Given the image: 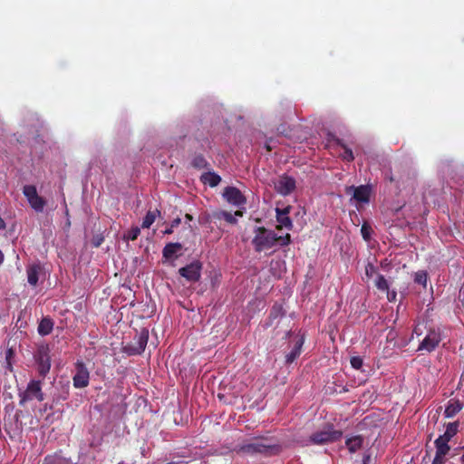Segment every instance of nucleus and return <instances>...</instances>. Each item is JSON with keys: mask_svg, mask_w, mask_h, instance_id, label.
Segmentation results:
<instances>
[{"mask_svg": "<svg viewBox=\"0 0 464 464\" xmlns=\"http://www.w3.org/2000/svg\"><path fill=\"white\" fill-rule=\"evenodd\" d=\"M428 276L425 271H418L415 273L414 281L415 283L422 285L423 287L427 286Z\"/></svg>", "mask_w": 464, "mask_h": 464, "instance_id": "obj_28", "label": "nucleus"}, {"mask_svg": "<svg viewBox=\"0 0 464 464\" xmlns=\"http://www.w3.org/2000/svg\"><path fill=\"white\" fill-rule=\"evenodd\" d=\"M201 180L204 184H208L214 188L220 183L221 178L218 174L208 171L201 175Z\"/></svg>", "mask_w": 464, "mask_h": 464, "instance_id": "obj_22", "label": "nucleus"}, {"mask_svg": "<svg viewBox=\"0 0 464 464\" xmlns=\"http://www.w3.org/2000/svg\"><path fill=\"white\" fill-rule=\"evenodd\" d=\"M371 460L370 455H364L362 459V464H369Z\"/></svg>", "mask_w": 464, "mask_h": 464, "instance_id": "obj_37", "label": "nucleus"}, {"mask_svg": "<svg viewBox=\"0 0 464 464\" xmlns=\"http://www.w3.org/2000/svg\"><path fill=\"white\" fill-rule=\"evenodd\" d=\"M351 365L353 369L359 370L362 366V358L360 356H353L351 358Z\"/></svg>", "mask_w": 464, "mask_h": 464, "instance_id": "obj_32", "label": "nucleus"}, {"mask_svg": "<svg viewBox=\"0 0 464 464\" xmlns=\"http://www.w3.org/2000/svg\"><path fill=\"white\" fill-rule=\"evenodd\" d=\"M192 165L195 167V168H198V169H203V168H206L207 165H208V162L206 160V159L201 156V155H198L196 156L193 160H192Z\"/></svg>", "mask_w": 464, "mask_h": 464, "instance_id": "obj_30", "label": "nucleus"}, {"mask_svg": "<svg viewBox=\"0 0 464 464\" xmlns=\"http://www.w3.org/2000/svg\"><path fill=\"white\" fill-rule=\"evenodd\" d=\"M363 438L360 435L352 436L346 439L345 444L351 453L356 452L362 446Z\"/></svg>", "mask_w": 464, "mask_h": 464, "instance_id": "obj_20", "label": "nucleus"}, {"mask_svg": "<svg viewBox=\"0 0 464 464\" xmlns=\"http://www.w3.org/2000/svg\"><path fill=\"white\" fill-rule=\"evenodd\" d=\"M337 144L343 149V151L340 152V157L342 160L347 162H352L354 160V155L352 149L347 147L343 142L340 140H338Z\"/></svg>", "mask_w": 464, "mask_h": 464, "instance_id": "obj_25", "label": "nucleus"}, {"mask_svg": "<svg viewBox=\"0 0 464 464\" xmlns=\"http://www.w3.org/2000/svg\"><path fill=\"white\" fill-rule=\"evenodd\" d=\"M415 334L417 336H420L421 334V330L420 328L419 325H416L413 329V334Z\"/></svg>", "mask_w": 464, "mask_h": 464, "instance_id": "obj_36", "label": "nucleus"}, {"mask_svg": "<svg viewBox=\"0 0 464 464\" xmlns=\"http://www.w3.org/2000/svg\"><path fill=\"white\" fill-rule=\"evenodd\" d=\"M23 193L26 198L30 207L36 212H43L46 205V200L41 197L34 185H25L23 188Z\"/></svg>", "mask_w": 464, "mask_h": 464, "instance_id": "obj_5", "label": "nucleus"}, {"mask_svg": "<svg viewBox=\"0 0 464 464\" xmlns=\"http://www.w3.org/2000/svg\"><path fill=\"white\" fill-rule=\"evenodd\" d=\"M375 286L381 291H388L389 290L388 281L382 275H380V274L377 275V277L375 280Z\"/></svg>", "mask_w": 464, "mask_h": 464, "instance_id": "obj_27", "label": "nucleus"}, {"mask_svg": "<svg viewBox=\"0 0 464 464\" xmlns=\"http://www.w3.org/2000/svg\"><path fill=\"white\" fill-rule=\"evenodd\" d=\"M5 224L3 218L0 217V229H5Z\"/></svg>", "mask_w": 464, "mask_h": 464, "instance_id": "obj_40", "label": "nucleus"}, {"mask_svg": "<svg viewBox=\"0 0 464 464\" xmlns=\"http://www.w3.org/2000/svg\"><path fill=\"white\" fill-rule=\"evenodd\" d=\"M173 232V227L170 226V227H168L165 231H164V234H171Z\"/></svg>", "mask_w": 464, "mask_h": 464, "instance_id": "obj_41", "label": "nucleus"}, {"mask_svg": "<svg viewBox=\"0 0 464 464\" xmlns=\"http://www.w3.org/2000/svg\"><path fill=\"white\" fill-rule=\"evenodd\" d=\"M140 233V229L138 227H132L123 236L125 241L135 240Z\"/></svg>", "mask_w": 464, "mask_h": 464, "instance_id": "obj_29", "label": "nucleus"}, {"mask_svg": "<svg viewBox=\"0 0 464 464\" xmlns=\"http://www.w3.org/2000/svg\"><path fill=\"white\" fill-rule=\"evenodd\" d=\"M371 227L366 224L364 223L362 226V228H361V233H362V237L365 239V240H369L370 239V237H371Z\"/></svg>", "mask_w": 464, "mask_h": 464, "instance_id": "obj_33", "label": "nucleus"}, {"mask_svg": "<svg viewBox=\"0 0 464 464\" xmlns=\"http://www.w3.org/2000/svg\"><path fill=\"white\" fill-rule=\"evenodd\" d=\"M160 215L159 210L149 211L143 218L141 227L149 228L155 221L156 218Z\"/></svg>", "mask_w": 464, "mask_h": 464, "instance_id": "obj_26", "label": "nucleus"}, {"mask_svg": "<svg viewBox=\"0 0 464 464\" xmlns=\"http://www.w3.org/2000/svg\"><path fill=\"white\" fill-rule=\"evenodd\" d=\"M291 208L290 206L283 208H276V218L278 223L276 227L277 229L286 228L287 230H291L293 228V221L289 217Z\"/></svg>", "mask_w": 464, "mask_h": 464, "instance_id": "obj_13", "label": "nucleus"}, {"mask_svg": "<svg viewBox=\"0 0 464 464\" xmlns=\"http://www.w3.org/2000/svg\"><path fill=\"white\" fill-rule=\"evenodd\" d=\"M201 265L199 262L195 261L189 265L181 267L179 273L181 276L185 277L190 282H197L200 278Z\"/></svg>", "mask_w": 464, "mask_h": 464, "instance_id": "obj_14", "label": "nucleus"}, {"mask_svg": "<svg viewBox=\"0 0 464 464\" xmlns=\"http://www.w3.org/2000/svg\"><path fill=\"white\" fill-rule=\"evenodd\" d=\"M458 429H459L458 421L450 422L447 424L446 430L444 431V433L442 435L439 436L438 438L450 442V440L457 434Z\"/></svg>", "mask_w": 464, "mask_h": 464, "instance_id": "obj_21", "label": "nucleus"}, {"mask_svg": "<svg viewBox=\"0 0 464 464\" xmlns=\"http://www.w3.org/2000/svg\"><path fill=\"white\" fill-rule=\"evenodd\" d=\"M277 445L266 437L252 438L237 446V451L244 455H271L277 451Z\"/></svg>", "mask_w": 464, "mask_h": 464, "instance_id": "obj_2", "label": "nucleus"}, {"mask_svg": "<svg viewBox=\"0 0 464 464\" xmlns=\"http://www.w3.org/2000/svg\"><path fill=\"white\" fill-rule=\"evenodd\" d=\"M436 452L431 464H447V456L450 452L449 441L437 438L434 441Z\"/></svg>", "mask_w": 464, "mask_h": 464, "instance_id": "obj_12", "label": "nucleus"}, {"mask_svg": "<svg viewBox=\"0 0 464 464\" xmlns=\"http://www.w3.org/2000/svg\"><path fill=\"white\" fill-rule=\"evenodd\" d=\"M38 363V371L42 376H45L51 368V358L48 346H40L35 354Z\"/></svg>", "mask_w": 464, "mask_h": 464, "instance_id": "obj_10", "label": "nucleus"}, {"mask_svg": "<svg viewBox=\"0 0 464 464\" xmlns=\"http://www.w3.org/2000/svg\"><path fill=\"white\" fill-rule=\"evenodd\" d=\"M242 214L240 212H236L235 214H232L231 212H227L225 210H221L218 213H216V218L218 219H224L229 224H237V219L236 218V216H241Z\"/></svg>", "mask_w": 464, "mask_h": 464, "instance_id": "obj_24", "label": "nucleus"}, {"mask_svg": "<svg viewBox=\"0 0 464 464\" xmlns=\"http://www.w3.org/2000/svg\"><path fill=\"white\" fill-rule=\"evenodd\" d=\"M304 343V336H299L291 352L285 355V362L287 364L292 363L300 355Z\"/></svg>", "mask_w": 464, "mask_h": 464, "instance_id": "obj_18", "label": "nucleus"}, {"mask_svg": "<svg viewBox=\"0 0 464 464\" xmlns=\"http://www.w3.org/2000/svg\"><path fill=\"white\" fill-rule=\"evenodd\" d=\"M441 342V333L440 329H430L424 339L418 346L417 351H426L430 353L434 351Z\"/></svg>", "mask_w": 464, "mask_h": 464, "instance_id": "obj_8", "label": "nucleus"}, {"mask_svg": "<svg viewBox=\"0 0 464 464\" xmlns=\"http://www.w3.org/2000/svg\"><path fill=\"white\" fill-rule=\"evenodd\" d=\"M395 297H396V293L395 292H392V293L388 292V299H389V301L394 300Z\"/></svg>", "mask_w": 464, "mask_h": 464, "instance_id": "obj_38", "label": "nucleus"}, {"mask_svg": "<svg viewBox=\"0 0 464 464\" xmlns=\"http://www.w3.org/2000/svg\"><path fill=\"white\" fill-rule=\"evenodd\" d=\"M53 328V323L50 318L44 317L41 320L38 325V334L42 336L51 334Z\"/></svg>", "mask_w": 464, "mask_h": 464, "instance_id": "obj_23", "label": "nucleus"}, {"mask_svg": "<svg viewBox=\"0 0 464 464\" xmlns=\"http://www.w3.org/2000/svg\"><path fill=\"white\" fill-rule=\"evenodd\" d=\"M256 252H265L279 247L286 246L291 243L290 234L278 236L274 230L264 227H256L254 229V237L251 241Z\"/></svg>", "mask_w": 464, "mask_h": 464, "instance_id": "obj_1", "label": "nucleus"}, {"mask_svg": "<svg viewBox=\"0 0 464 464\" xmlns=\"http://www.w3.org/2000/svg\"><path fill=\"white\" fill-rule=\"evenodd\" d=\"M149 339V331L142 329L137 334L131 343L125 344L122 342V350L129 355L140 354L146 348Z\"/></svg>", "mask_w": 464, "mask_h": 464, "instance_id": "obj_4", "label": "nucleus"}, {"mask_svg": "<svg viewBox=\"0 0 464 464\" xmlns=\"http://www.w3.org/2000/svg\"><path fill=\"white\" fill-rule=\"evenodd\" d=\"M347 192L353 193L351 201H353L355 206L360 208L362 205L369 203L372 188L368 185L351 186L347 188Z\"/></svg>", "mask_w": 464, "mask_h": 464, "instance_id": "obj_7", "label": "nucleus"}, {"mask_svg": "<svg viewBox=\"0 0 464 464\" xmlns=\"http://www.w3.org/2000/svg\"><path fill=\"white\" fill-rule=\"evenodd\" d=\"M182 245L180 243H169L162 251L165 259H176L181 255Z\"/></svg>", "mask_w": 464, "mask_h": 464, "instance_id": "obj_16", "label": "nucleus"}, {"mask_svg": "<svg viewBox=\"0 0 464 464\" xmlns=\"http://www.w3.org/2000/svg\"><path fill=\"white\" fill-rule=\"evenodd\" d=\"M223 198L231 205L235 207H242L246 203V198L243 195V193L236 187H227L225 188L223 194Z\"/></svg>", "mask_w": 464, "mask_h": 464, "instance_id": "obj_11", "label": "nucleus"}, {"mask_svg": "<svg viewBox=\"0 0 464 464\" xmlns=\"http://www.w3.org/2000/svg\"><path fill=\"white\" fill-rule=\"evenodd\" d=\"M457 450H459V452L452 454L451 458H453L456 455H459V460L460 461L461 464H464V447L461 448L460 450L456 449L455 451Z\"/></svg>", "mask_w": 464, "mask_h": 464, "instance_id": "obj_35", "label": "nucleus"}, {"mask_svg": "<svg viewBox=\"0 0 464 464\" xmlns=\"http://www.w3.org/2000/svg\"><path fill=\"white\" fill-rule=\"evenodd\" d=\"M43 273V267L40 264H32L27 266L26 274H27V281L28 283L35 286L38 283V279L40 275Z\"/></svg>", "mask_w": 464, "mask_h": 464, "instance_id": "obj_17", "label": "nucleus"}, {"mask_svg": "<svg viewBox=\"0 0 464 464\" xmlns=\"http://www.w3.org/2000/svg\"><path fill=\"white\" fill-rule=\"evenodd\" d=\"M179 223H180V219L179 218H176V219H174L172 221L171 227H177Z\"/></svg>", "mask_w": 464, "mask_h": 464, "instance_id": "obj_39", "label": "nucleus"}, {"mask_svg": "<svg viewBox=\"0 0 464 464\" xmlns=\"http://www.w3.org/2000/svg\"><path fill=\"white\" fill-rule=\"evenodd\" d=\"M463 408V404L459 401L455 399H451L449 401L446 409L444 411V416L446 418H452L454 417L458 412H459Z\"/></svg>", "mask_w": 464, "mask_h": 464, "instance_id": "obj_19", "label": "nucleus"}, {"mask_svg": "<svg viewBox=\"0 0 464 464\" xmlns=\"http://www.w3.org/2000/svg\"><path fill=\"white\" fill-rule=\"evenodd\" d=\"M376 273V268L373 265L368 264L365 267V274L368 277L373 276V275Z\"/></svg>", "mask_w": 464, "mask_h": 464, "instance_id": "obj_34", "label": "nucleus"}, {"mask_svg": "<svg viewBox=\"0 0 464 464\" xmlns=\"http://www.w3.org/2000/svg\"><path fill=\"white\" fill-rule=\"evenodd\" d=\"M186 463L187 462H185V461H170L166 464H186Z\"/></svg>", "mask_w": 464, "mask_h": 464, "instance_id": "obj_42", "label": "nucleus"}, {"mask_svg": "<svg viewBox=\"0 0 464 464\" xmlns=\"http://www.w3.org/2000/svg\"><path fill=\"white\" fill-rule=\"evenodd\" d=\"M89 383V372L82 363H77L76 373L73 377V385L77 388L86 387Z\"/></svg>", "mask_w": 464, "mask_h": 464, "instance_id": "obj_15", "label": "nucleus"}, {"mask_svg": "<svg viewBox=\"0 0 464 464\" xmlns=\"http://www.w3.org/2000/svg\"><path fill=\"white\" fill-rule=\"evenodd\" d=\"M20 396V404L24 405L26 401L37 400L38 401H43L44 400V393L42 392L41 382L39 381H31L25 391L19 394Z\"/></svg>", "mask_w": 464, "mask_h": 464, "instance_id": "obj_6", "label": "nucleus"}, {"mask_svg": "<svg viewBox=\"0 0 464 464\" xmlns=\"http://www.w3.org/2000/svg\"><path fill=\"white\" fill-rule=\"evenodd\" d=\"M284 314L283 307L280 304H275L270 312V317L276 319Z\"/></svg>", "mask_w": 464, "mask_h": 464, "instance_id": "obj_31", "label": "nucleus"}, {"mask_svg": "<svg viewBox=\"0 0 464 464\" xmlns=\"http://www.w3.org/2000/svg\"><path fill=\"white\" fill-rule=\"evenodd\" d=\"M343 436V432L335 430L334 425L328 424L322 430H316L308 438L299 441L301 446L307 447L310 445H325L339 440Z\"/></svg>", "mask_w": 464, "mask_h": 464, "instance_id": "obj_3", "label": "nucleus"}, {"mask_svg": "<svg viewBox=\"0 0 464 464\" xmlns=\"http://www.w3.org/2000/svg\"><path fill=\"white\" fill-rule=\"evenodd\" d=\"M274 186L278 194L288 196L295 189L296 183L293 177L285 174L275 181Z\"/></svg>", "mask_w": 464, "mask_h": 464, "instance_id": "obj_9", "label": "nucleus"}]
</instances>
